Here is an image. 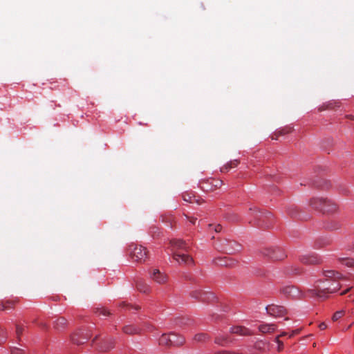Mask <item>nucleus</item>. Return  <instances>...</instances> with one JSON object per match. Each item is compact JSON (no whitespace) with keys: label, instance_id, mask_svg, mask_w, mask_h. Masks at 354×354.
I'll list each match as a JSON object with an SVG mask.
<instances>
[{"label":"nucleus","instance_id":"obj_9","mask_svg":"<svg viewBox=\"0 0 354 354\" xmlns=\"http://www.w3.org/2000/svg\"><path fill=\"white\" fill-rule=\"evenodd\" d=\"M222 183V181L220 180L210 179L201 182L200 186L203 190L207 192L213 190L214 188L220 187Z\"/></svg>","mask_w":354,"mask_h":354},{"label":"nucleus","instance_id":"obj_27","mask_svg":"<svg viewBox=\"0 0 354 354\" xmlns=\"http://www.w3.org/2000/svg\"><path fill=\"white\" fill-rule=\"evenodd\" d=\"M239 164V161L237 160H234L227 163L225 167L221 169V171H227L230 169L236 167Z\"/></svg>","mask_w":354,"mask_h":354},{"label":"nucleus","instance_id":"obj_22","mask_svg":"<svg viewBox=\"0 0 354 354\" xmlns=\"http://www.w3.org/2000/svg\"><path fill=\"white\" fill-rule=\"evenodd\" d=\"M215 264L221 266H231L234 264V261L232 260H227L226 257L217 258L214 260Z\"/></svg>","mask_w":354,"mask_h":354},{"label":"nucleus","instance_id":"obj_28","mask_svg":"<svg viewBox=\"0 0 354 354\" xmlns=\"http://www.w3.org/2000/svg\"><path fill=\"white\" fill-rule=\"evenodd\" d=\"M292 131V127H286L283 128V129L279 131L277 133H276L274 135H276V137H274V136H272V139H277L278 136H282L285 135L286 133H289Z\"/></svg>","mask_w":354,"mask_h":354},{"label":"nucleus","instance_id":"obj_43","mask_svg":"<svg viewBox=\"0 0 354 354\" xmlns=\"http://www.w3.org/2000/svg\"><path fill=\"white\" fill-rule=\"evenodd\" d=\"M326 109H332V103H329L326 106H322L319 108V111H322L323 110H325Z\"/></svg>","mask_w":354,"mask_h":354},{"label":"nucleus","instance_id":"obj_5","mask_svg":"<svg viewBox=\"0 0 354 354\" xmlns=\"http://www.w3.org/2000/svg\"><path fill=\"white\" fill-rule=\"evenodd\" d=\"M131 258L137 262H145L147 259V250L142 245H131L129 248Z\"/></svg>","mask_w":354,"mask_h":354},{"label":"nucleus","instance_id":"obj_36","mask_svg":"<svg viewBox=\"0 0 354 354\" xmlns=\"http://www.w3.org/2000/svg\"><path fill=\"white\" fill-rule=\"evenodd\" d=\"M97 313H99V315H102L104 316H108L111 315L110 312L104 308H97Z\"/></svg>","mask_w":354,"mask_h":354},{"label":"nucleus","instance_id":"obj_41","mask_svg":"<svg viewBox=\"0 0 354 354\" xmlns=\"http://www.w3.org/2000/svg\"><path fill=\"white\" fill-rule=\"evenodd\" d=\"M120 306H122V307L129 306L130 308H134V309H135V310H138V309H140V306H131V305H129V304H126L125 302H122V303L120 304Z\"/></svg>","mask_w":354,"mask_h":354},{"label":"nucleus","instance_id":"obj_45","mask_svg":"<svg viewBox=\"0 0 354 354\" xmlns=\"http://www.w3.org/2000/svg\"><path fill=\"white\" fill-rule=\"evenodd\" d=\"M319 328L320 330H325L327 328V326L325 323L322 322L319 325Z\"/></svg>","mask_w":354,"mask_h":354},{"label":"nucleus","instance_id":"obj_8","mask_svg":"<svg viewBox=\"0 0 354 354\" xmlns=\"http://www.w3.org/2000/svg\"><path fill=\"white\" fill-rule=\"evenodd\" d=\"M267 313L273 317H281L286 314V310L283 306L271 304L266 307Z\"/></svg>","mask_w":354,"mask_h":354},{"label":"nucleus","instance_id":"obj_3","mask_svg":"<svg viewBox=\"0 0 354 354\" xmlns=\"http://www.w3.org/2000/svg\"><path fill=\"white\" fill-rule=\"evenodd\" d=\"M262 255L272 261L283 260L286 257L284 250L279 247L265 248L261 250Z\"/></svg>","mask_w":354,"mask_h":354},{"label":"nucleus","instance_id":"obj_39","mask_svg":"<svg viewBox=\"0 0 354 354\" xmlns=\"http://www.w3.org/2000/svg\"><path fill=\"white\" fill-rule=\"evenodd\" d=\"M209 227L214 228V231L216 232H220L222 230V226L220 224H218L216 225H213L212 224L209 225Z\"/></svg>","mask_w":354,"mask_h":354},{"label":"nucleus","instance_id":"obj_23","mask_svg":"<svg viewBox=\"0 0 354 354\" xmlns=\"http://www.w3.org/2000/svg\"><path fill=\"white\" fill-rule=\"evenodd\" d=\"M67 325V320L64 317H59L54 322V326L57 330L64 328Z\"/></svg>","mask_w":354,"mask_h":354},{"label":"nucleus","instance_id":"obj_11","mask_svg":"<svg viewBox=\"0 0 354 354\" xmlns=\"http://www.w3.org/2000/svg\"><path fill=\"white\" fill-rule=\"evenodd\" d=\"M173 258L180 264L184 263L186 265H189L193 263L192 258L190 256L185 254L174 252L173 254Z\"/></svg>","mask_w":354,"mask_h":354},{"label":"nucleus","instance_id":"obj_29","mask_svg":"<svg viewBox=\"0 0 354 354\" xmlns=\"http://www.w3.org/2000/svg\"><path fill=\"white\" fill-rule=\"evenodd\" d=\"M209 339V337L205 333H199L194 336V340L196 342H205L206 340H207Z\"/></svg>","mask_w":354,"mask_h":354},{"label":"nucleus","instance_id":"obj_1","mask_svg":"<svg viewBox=\"0 0 354 354\" xmlns=\"http://www.w3.org/2000/svg\"><path fill=\"white\" fill-rule=\"evenodd\" d=\"M340 287L341 285L336 280L317 281L313 288L308 290V292L312 297L325 299L328 294L337 292Z\"/></svg>","mask_w":354,"mask_h":354},{"label":"nucleus","instance_id":"obj_31","mask_svg":"<svg viewBox=\"0 0 354 354\" xmlns=\"http://www.w3.org/2000/svg\"><path fill=\"white\" fill-rule=\"evenodd\" d=\"M341 224L337 221H331L327 225V228L330 230H335L339 229Z\"/></svg>","mask_w":354,"mask_h":354},{"label":"nucleus","instance_id":"obj_21","mask_svg":"<svg viewBox=\"0 0 354 354\" xmlns=\"http://www.w3.org/2000/svg\"><path fill=\"white\" fill-rule=\"evenodd\" d=\"M324 276L326 278V281H330V279L336 280L342 277L340 273L335 272L334 270L325 271Z\"/></svg>","mask_w":354,"mask_h":354},{"label":"nucleus","instance_id":"obj_4","mask_svg":"<svg viewBox=\"0 0 354 354\" xmlns=\"http://www.w3.org/2000/svg\"><path fill=\"white\" fill-rule=\"evenodd\" d=\"M216 248L223 252L232 254L240 251L241 245L235 241L223 239L219 241Z\"/></svg>","mask_w":354,"mask_h":354},{"label":"nucleus","instance_id":"obj_49","mask_svg":"<svg viewBox=\"0 0 354 354\" xmlns=\"http://www.w3.org/2000/svg\"><path fill=\"white\" fill-rule=\"evenodd\" d=\"M184 278L187 280H192V278L189 277L187 274L184 275Z\"/></svg>","mask_w":354,"mask_h":354},{"label":"nucleus","instance_id":"obj_18","mask_svg":"<svg viewBox=\"0 0 354 354\" xmlns=\"http://www.w3.org/2000/svg\"><path fill=\"white\" fill-rule=\"evenodd\" d=\"M171 336V346H180L183 345L185 342L184 337L181 336H178L174 333H170Z\"/></svg>","mask_w":354,"mask_h":354},{"label":"nucleus","instance_id":"obj_25","mask_svg":"<svg viewBox=\"0 0 354 354\" xmlns=\"http://www.w3.org/2000/svg\"><path fill=\"white\" fill-rule=\"evenodd\" d=\"M171 336L169 334H163L159 339V344L160 345L169 346H171Z\"/></svg>","mask_w":354,"mask_h":354},{"label":"nucleus","instance_id":"obj_6","mask_svg":"<svg viewBox=\"0 0 354 354\" xmlns=\"http://www.w3.org/2000/svg\"><path fill=\"white\" fill-rule=\"evenodd\" d=\"M190 296L192 298L201 302H210L215 299V296L213 292L205 291L201 289L192 290L190 292Z\"/></svg>","mask_w":354,"mask_h":354},{"label":"nucleus","instance_id":"obj_42","mask_svg":"<svg viewBox=\"0 0 354 354\" xmlns=\"http://www.w3.org/2000/svg\"><path fill=\"white\" fill-rule=\"evenodd\" d=\"M11 354H24V352L19 348H14L11 351Z\"/></svg>","mask_w":354,"mask_h":354},{"label":"nucleus","instance_id":"obj_20","mask_svg":"<svg viewBox=\"0 0 354 354\" xmlns=\"http://www.w3.org/2000/svg\"><path fill=\"white\" fill-rule=\"evenodd\" d=\"M122 330L124 333L127 335H133L139 333L140 331V328L134 325H127L123 327Z\"/></svg>","mask_w":354,"mask_h":354},{"label":"nucleus","instance_id":"obj_14","mask_svg":"<svg viewBox=\"0 0 354 354\" xmlns=\"http://www.w3.org/2000/svg\"><path fill=\"white\" fill-rule=\"evenodd\" d=\"M300 261L304 264H317L319 262V258L314 254L302 255Z\"/></svg>","mask_w":354,"mask_h":354},{"label":"nucleus","instance_id":"obj_44","mask_svg":"<svg viewBox=\"0 0 354 354\" xmlns=\"http://www.w3.org/2000/svg\"><path fill=\"white\" fill-rule=\"evenodd\" d=\"M137 288L141 292H145V290L143 288V286L140 283L137 284Z\"/></svg>","mask_w":354,"mask_h":354},{"label":"nucleus","instance_id":"obj_35","mask_svg":"<svg viewBox=\"0 0 354 354\" xmlns=\"http://www.w3.org/2000/svg\"><path fill=\"white\" fill-rule=\"evenodd\" d=\"M287 212L290 216L294 217L297 215V210L295 207L292 206L287 209Z\"/></svg>","mask_w":354,"mask_h":354},{"label":"nucleus","instance_id":"obj_24","mask_svg":"<svg viewBox=\"0 0 354 354\" xmlns=\"http://www.w3.org/2000/svg\"><path fill=\"white\" fill-rule=\"evenodd\" d=\"M113 347V341L111 339L104 340L100 346L102 351H106Z\"/></svg>","mask_w":354,"mask_h":354},{"label":"nucleus","instance_id":"obj_17","mask_svg":"<svg viewBox=\"0 0 354 354\" xmlns=\"http://www.w3.org/2000/svg\"><path fill=\"white\" fill-rule=\"evenodd\" d=\"M170 243L174 249H183L187 250V243L181 239H172L170 241Z\"/></svg>","mask_w":354,"mask_h":354},{"label":"nucleus","instance_id":"obj_16","mask_svg":"<svg viewBox=\"0 0 354 354\" xmlns=\"http://www.w3.org/2000/svg\"><path fill=\"white\" fill-rule=\"evenodd\" d=\"M324 205L323 212L324 213H333L337 211V205L333 201L328 200L327 198L325 199V203Z\"/></svg>","mask_w":354,"mask_h":354},{"label":"nucleus","instance_id":"obj_37","mask_svg":"<svg viewBox=\"0 0 354 354\" xmlns=\"http://www.w3.org/2000/svg\"><path fill=\"white\" fill-rule=\"evenodd\" d=\"M344 315V311H337L333 316V320L334 322L337 321L339 319H340Z\"/></svg>","mask_w":354,"mask_h":354},{"label":"nucleus","instance_id":"obj_15","mask_svg":"<svg viewBox=\"0 0 354 354\" xmlns=\"http://www.w3.org/2000/svg\"><path fill=\"white\" fill-rule=\"evenodd\" d=\"M230 333L243 336L251 335L252 334L248 328L241 326L232 327L230 328Z\"/></svg>","mask_w":354,"mask_h":354},{"label":"nucleus","instance_id":"obj_51","mask_svg":"<svg viewBox=\"0 0 354 354\" xmlns=\"http://www.w3.org/2000/svg\"><path fill=\"white\" fill-rule=\"evenodd\" d=\"M351 118H352L353 120H354V117H352Z\"/></svg>","mask_w":354,"mask_h":354},{"label":"nucleus","instance_id":"obj_48","mask_svg":"<svg viewBox=\"0 0 354 354\" xmlns=\"http://www.w3.org/2000/svg\"><path fill=\"white\" fill-rule=\"evenodd\" d=\"M351 288H347L346 290H345L344 291H343V292L341 293V295H343L346 294L348 292H349V291H350V290H351Z\"/></svg>","mask_w":354,"mask_h":354},{"label":"nucleus","instance_id":"obj_2","mask_svg":"<svg viewBox=\"0 0 354 354\" xmlns=\"http://www.w3.org/2000/svg\"><path fill=\"white\" fill-rule=\"evenodd\" d=\"M250 215L253 217V219L250 220V223H254V224L260 227H268L271 224L272 214L269 212L263 213L257 209V207H250Z\"/></svg>","mask_w":354,"mask_h":354},{"label":"nucleus","instance_id":"obj_40","mask_svg":"<svg viewBox=\"0 0 354 354\" xmlns=\"http://www.w3.org/2000/svg\"><path fill=\"white\" fill-rule=\"evenodd\" d=\"M276 342L278 344V351H281L283 349V343L279 340V337H276Z\"/></svg>","mask_w":354,"mask_h":354},{"label":"nucleus","instance_id":"obj_34","mask_svg":"<svg viewBox=\"0 0 354 354\" xmlns=\"http://www.w3.org/2000/svg\"><path fill=\"white\" fill-rule=\"evenodd\" d=\"M7 338L6 331L3 328H0V344L3 343Z\"/></svg>","mask_w":354,"mask_h":354},{"label":"nucleus","instance_id":"obj_12","mask_svg":"<svg viewBox=\"0 0 354 354\" xmlns=\"http://www.w3.org/2000/svg\"><path fill=\"white\" fill-rule=\"evenodd\" d=\"M91 335L88 333L84 334V332H80L72 335L71 340L74 344H84Z\"/></svg>","mask_w":354,"mask_h":354},{"label":"nucleus","instance_id":"obj_38","mask_svg":"<svg viewBox=\"0 0 354 354\" xmlns=\"http://www.w3.org/2000/svg\"><path fill=\"white\" fill-rule=\"evenodd\" d=\"M23 330L24 328H22V326H21L19 324L16 325V334L18 339H19L20 335L22 334Z\"/></svg>","mask_w":354,"mask_h":354},{"label":"nucleus","instance_id":"obj_26","mask_svg":"<svg viewBox=\"0 0 354 354\" xmlns=\"http://www.w3.org/2000/svg\"><path fill=\"white\" fill-rule=\"evenodd\" d=\"M230 342L231 340H230L228 337L225 335H218L214 339V342L221 346H225Z\"/></svg>","mask_w":354,"mask_h":354},{"label":"nucleus","instance_id":"obj_13","mask_svg":"<svg viewBox=\"0 0 354 354\" xmlns=\"http://www.w3.org/2000/svg\"><path fill=\"white\" fill-rule=\"evenodd\" d=\"M325 199L323 198H313L310 201L309 204L312 208L323 212Z\"/></svg>","mask_w":354,"mask_h":354},{"label":"nucleus","instance_id":"obj_33","mask_svg":"<svg viewBox=\"0 0 354 354\" xmlns=\"http://www.w3.org/2000/svg\"><path fill=\"white\" fill-rule=\"evenodd\" d=\"M13 305V303L11 301H6V303H2L0 304V310H5L7 309H9L12 308V306Z\"/></svg>","mask_w":354,"mask_h":354},{"label":"nucleus","instance_id":"obj_19","mask_svg":"<svg viewBox=\"0 0 354 354\" xmlns=\"http://www.w3.org/2000/svg\"><path fill=\"white\" fill-rule=\"evenodd\" d=\"M274 324H263L259 326V330L262 333H272L275 330Z\"/></svg>","mask_w":354,"mask_h":354},{"label":"nucleus","instance_id":"obj_47","mask_svg":"<svg viewBox=\"0 0 354 354\" xmlns=\"http://www.w3.org/2000/svg\"><path fill=\"white\" fill-rule=\"evenodd\" d=\"M189 221L192 223V224H195L196 223V218H190L189 219Z\"/></svg>","mask_w":354,"mask_h":354},{"label":"nucleus","instance_id":"obj_10","mask_svg":"<svg viewBox=\"0 0 354 354\" xmlns=\"http://www.w3.org/2000/svg\"><path fill=\"white\" fill-rule=\"evenodd\" d=\"M151 279L158 284H165L168 280V277L166 274L161 272L158 269H153L150 272Z\"/></svg>","mask_w":354,"mask_h":354},{"label":"nucleus","instance_id":"obj_7","mask_svg":"<svg viewBox=\"0 0 354 354\" xmlns=\"http://www.w3.org/2000/svg\"><path fill=\"white\" fill-rule=\"evenodd\" d=\"M281 292L286 297L300 299L302 296L301 291L294 286H286L281 289Z\"/></svg>","mask_w":354,"mask_h":354},{"label":"nucleus","instance_id":"obj_30","mask_svg":"<svg viewBox=\"0 0 354 354\" xmlns=\"http://www.w3.org/2000/svg\"><path fill=\"white\" fill-rule=\"evenodd\" d=\"M183 199L185 201L189 202L190 203H199L198 200L196 199L195 196H192L190 194H184Z\"/></svg>","mask_w":354,"mask_h":354},{"label":"nucleus","instance_id":"obj_32","mask_svg":"<svg viewBox=\"0 0 354 354\" xmlns=\"http://www.w3.org/2000/svg\"><path fill=\"white\" fill-rule=\"evenodd\" d=\"M343 263L347 266L351 267L354 266V259L351 258H342L339 259Z\"/></svg>","mask_w":354,"mask_h":354},{"label":"nucleus","instance_id":"obj_50","mask_svg":"<svg viewBox=\"0 0 354 354\" xmlns=\"http://www.w3.org/2000/svg\"><path fill=\"white\" fill-rule=\"evenodd\" d=\"M299 333L298 330H296V331L294 332V333Z\"/></svg>","mask_w":354,"mask_h":354},{"label":"nucleus","instance_id":"obj_46","mask_svg":"<svg viewBox=\"0 0 354 354\" xmlns=\"http://www.w3.org/2000/svg\"><path fill=\"white\" fill-rule=\"evenodd\" d=\"M292 272L296 274H299L301 272V269L299 268H296Z\"/></svg>","mask_w":354,"mask_h":354}]
</instances>
